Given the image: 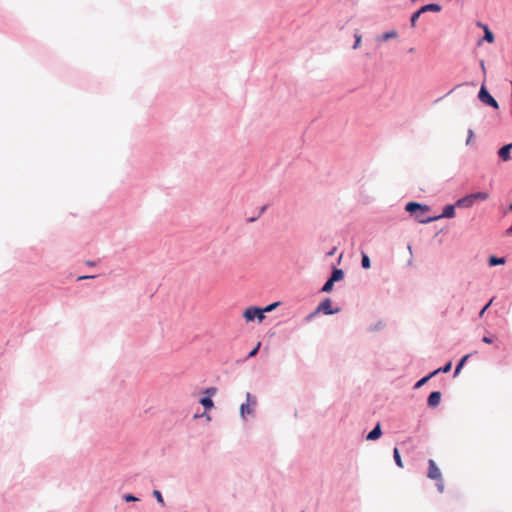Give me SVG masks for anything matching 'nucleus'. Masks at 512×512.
Listing matches in <instances>:
<instances>
[{"label": "nucleus", "instance_id": "nucleus-16", "mask_svg": "<svg viewBox=\"0 0 512 512\" xmlns=\"http://www.w3.org/2000/svg\"><path fill=\"white\" fill-rule=\"evenodd\" d=\"M505 263H506V257H498V256H495V255H491L488 258V265L490 267L497 266V265H502V264H505Z\"/></svg>", "mask_w": 512, "mask_h": 512}, {"label": "nucleus", "instance_id": "nucleus-12", "mask_svg": "<svg viewBox=\"0 0 512 512\" xmlns=\"http://www.w3.org/2000/svg\"><path fill=\"white\" fill-rule=\"evenodd\" d=\"M345 277V272L341 268H337L336 266H332L331 273L328 278L332 279L334 283L342 281Z\"/></svg>", "mask_w": 512, "mask_h": 512}, {"label": "nucleus", "instance_id": "nucleus-18", "mask_svg": "<svg viewBox=\"0 0 512 512\" xmlns=\"http://www.w3.org/2000/svg\"><path fill=\"white\" fill-rule=\"evenodd\" d=\"M334 284L335 283L333 282V280L328 278L325 281V283L323 284V286L321 287L320 292L321 293H330V292H332Z\"/></svg>", "mask_w": 512, "mask_h": 512}, {"label": "nucleus", "instance_id": "nucleus-48", "mask_svg": "<svg viewBox=\"0 0 512 512\" xmlns=\"http://www.w3.org/2000/svg\"><path fill=\"white\" fill-rule=\"evenodd\" d=\"M442 99H443V97H440V98L436 99V100H435V103H437V102L441 101Z\"/></svg>", "mask_w": 512, "mask_h": 512}, {"label": "nucleus", "instance_id": "nucleus-50", "mask_svg": "<svg viewBox=\"0 0 512 512\" xmlns=\"http://www.w3.org/2000/svg\"><path fill=\"white\" fill-rule=\"evenodd\" d=\"M413 51H414V48H410V49H409V52H410V53H413Z\"/></svg>", "mask_w": 512, "mask_h": 512}, {"label": "nucleus", "instance_id": "nucleus-41", "mask_svg": "<svg viewBox=\"0 0 512 512\" xmlns=\"http://www.w3.org/2000/svg\"><path fill=\"white\" fill-rule=\"evenodd\" d=\"M267 207H268V205H264V206H262V207L260 208V210H259V214H258V215L260 216L262 213H264V212L266 211Z\"/></svg>", "mask_w": 512, "mask_h": 512}, {"label": "nucleus", "instance_id": "nucleus-38", "mask_svg": "<svg viewBox=\"0 0 512 512\" xmlns=\"http://www.w3.org/2000/svg\"><path fill=\"white\" fill-rule=\"evenodd\" d=\"M438 374V372H436V369L433 370L432 372H430L429 374L426 375V378L428 379V381L433 378L434 376H436Z\"/></svg>", "mask_w": 512, "mask_h": 512}, {"label": "nucleus", "instance_id": "nucleus-6", "mask_svg": "<svg viewBox=\"0 0 512 512\" xmlns=\"http://www.w3.org/2000/svg\"><path fill=\"white\" fill-rule=\"evenodd\" d=\"M427 477L432 480L442 477V473H441L439 467L437 466L436 462L433 459L428 460Z\"/></svg>", "mask_w": 512, "mask_h": 512}, {"label": "nucleus", "instance_id": "nucleus-1", "mask_svg": "<svg viewBox=\"0 0 512 512\" xmlns=\"http://www.w3.org/2000/svg\"><path fill=\"white\" fill-rule=\"evenodd\" d=\"M405 210L412 216L415 221L421 224H428L436 221L437 217L425 216L430 211V206L415 201H410L405 205Z\"/></svg>", "mask_w": 512, "mask_h": 512}, {"label": "nucleus", "instance_id": "nucleus-13", "mask_svg": "<svg viewBox=\"0 0 512 512\" xmlns=\"http://www.w3.org/2000/svg\"><path fill=\"white\" fill-rule=\"evenodd\" d=\"M478 26L482 27L484 29V36L481 40H479L478 44L480 45L482 43V41H486L488 43H492L494 41V34L493 32L489 29V27L487 25H484V24H481V23H478Z\"/></svg>", "mask_w": 512, "mask_h": 512}, {"label": "nucleus", "instance_id": "nucleus-21", "mask_svg": "<svg viewBox=\"0 0 512 512\" xmlns=\"http://www.w3.org/2000/svg\"><path fill=\"white\" fill-rule=\"evenodd\" d=\"M471 197H472L473 201L475 202L476 200H486L488 198V194L486 192L479 191V192L472 193Z\"/></svg>", "mask_w": 512, "mask_h": 512}, {"label": "nucleus", "instance_id": "nucleus-44", "mask_svg": "<svg viewBox=\"0 0 512 512\" xmlns=\"http://www.w3.org/2000/svg\"><path fill=\"white\" fill-rule=\"evenodd\" d=\"M506 234H507V235H512V226H510V227H508V228L506 229Z\"/></svg>", "mask_w": 512, "mask_h": 512}, {"label": "nucleus", "instance_id": "nucleus-40", "mask_svg": "<svg viewBox=\"0 0 512 512\" xmlns=\"http://www.w3.org/2000/svg\"><path fill=\"white\" fill-rule=\"evenodd\" d=\"M85 263L87 266H90V267H93L96 265V261H93V260H87Z\"/></svg>", "mask_w": 512, "mask_h": 512}, {"label": "nucleus", "instance_id": "nucleus-49", "mask_svg": "<svg viewBox=\"0 0 512 512\" xmlns=\"http://www.w3.org/2000/svg\"><path fill=\"white\" fill-rule=\"evenodd\" d=\"M342 255L339 256L337 263L339 264L341 261Z\"/></svg>", "mask_w": 512, "mask_h": 512}, {"label": "nucleus", "instance_id": "nucleus-11", "mask_svg": "<svg viewBox=\"0 0 512 512\" xmlns=\"http://www.w3.org/2000/svg\"><path fill=\"white\" fill-rule=\"evenodd\" d=\"M260 312V307L257 306H251L245 309L243 313V317L247 322H252L256 320V313Z\"/></svg>", "mask_w": 512, "mask_h": 512}, {"label": "nucleus", "instance_id": "nucleus-43", "mask_svg": "<svg viewBox=\"0 0 512 512\" xmlns=\"http://www.w3.org/2000/svg\"><path fill=\"white\" fill-rule=\"evenodd\" d=\"M258 217H259V215L255 216V217H250V218L248 219V222H249V223L255 222V221L258 219Z\"/></svg>", "mask_w": 512, "mask_h": 512}, {"label": "nucleus", "instance_id": "nucleus-14", "mask_svg": "<svg viewBox=\"0 0 512 512\" xmlns=\"http://www.w3.org/2000/svg\"><path fill=\"white\" fill-rule=\"evenodd\" d=\"M473 355V353L466 354L460 358V360L457 362L455 366V370L453 373V377H456L459 375L463 367L465 366L467 360Z\"/></svg>", "mask_w": 512, "mask_h": 512}, {"label": "nucleus", "instance_id": "nucleus-23", "mask_svg": "<svg viewBox=\"0 0 512 512\" xmlns=\"http://www.w3.org/2000/svg\"><path fill=\"white\" fill-rule=\"evenodd\" d=\"M397 35H398V34H397V32H396L395 30H391V31H387V32L383 33V34L381 35L380 39H381L382 41H387V40H389V39H391V38H395V37H397Z\"/></svg>", "mask_w": 512, "mask_h": 512}, {"label": "nucleus", "instance_id": "nucleus-30", "mask_svg": "<svg viewBox=\"0 0 512 512\" xmlns=\"http://www.w3.org/2000/svg\"><path fill=\"white\" fill-rule=\"evenodd\" d=\"M428 382V379L426 378V376L422 377L421 379H419L415 384H414V389H419L420 387H422L424 384H426Z\"/></svg>", "mask_w": 512, "mask_h": 512}, {"label": "nucleus", "instance_id": "nucleus-28", "mask_svg": "<svg viewBox=\"0 0 512 512\" xmlns=\"http://www.w3.org/2000/svg\"><path fill=\"white\" fill-rule=\"evenodd\" d=\"M260 346H261V343L258 342V344L248 353L247 357L248 358L255 357L259 352Z\"/></svg>", "mask_w": 512, "mask_h": 512}, {"label": "nucleus", "instance_id": "nucleus-7", "mask_svg": "<svg viewBox=\"0 0 512 512\" xmlns=\"http://www.w3.org/2000/svg\"><path fill=\"white\" fill-rule=\"evenodd\" d=\"M497 154L502 161L506 162L512 159V142L507 143L499 148Z\"/></svg>", "mask_w": 512, "mask_h": 512}, {"label": "nucleus", "instance_id": "nucleus-47", "mask_svg": "<svg viewBox=\"0 0 512 512\" xmlns=\"http://www.w3.org/2000/svg\"><path fill=\"white\" fill-rule=\"evenodd\" d=\"M481 67H482L483 71H485L484 61H481Z\"/></svg>", "mask_w": 512, "mask_h": 512}, {"label": "nucleus", "instance_id": "nucleus-39", "mask_svg": "<svg viewBox=\"0 0 512 512\" xmlns=\"http://www.w3.org/2000/svg\"><path fill=\"white\" fill-rule=\"evenodd\" d=\"M336 247H333L331 250H329L327 253H326V256L327 257H331L334 255V253L336 252Z\"/></svg>", "mask_w": 512, "mask_h": 512}, {"label": "nucleus", "instance_id": "nucleus-17", "mask_svg": "<svg viewBox=\"0 0 512 512\" xmlns=\"http://www.w3.org/2000/svg\"><path fill=\"white\" fill-rule=\"evenodd\" d=\"M199 403L204 407L205 411L211 410L214 407V402L209 396H202Z\"/></svg>", "mask_w": 512, "mask_h": 512}, {"label": "nucleus", "instance_id": "nucleus-15", "mask_svg": "<svg viewBox=\"0 0 512 512\" xmlns=\"http://www.w3.org/2000/svg\"><path fill=\"white\" fill-rule=\"evenodd\" d=\"M455 204L459 208H469V207H471L474 204V201H473V199L471 197V194H470V195H467V196H464V197L458 199L455 202Z\"/></svg>", "mask_w": 512, "mask_h": 512}, {"label": "nucleus", "instance_id": "nucleus-33", "mask_svg": "<svg viewBox=\"0 0 512 512\" xmlns=\"http://www.w3.org/2000/svg\"><path fill=\"white\" fill-rule=\"evenodd\" d=\"M482 342L486 343V344H492L494 342V337L493 336H489V335H485L482 337Z\"/></svg>", "mask_w": 512, "mask_h": 512}, {"label": "nucleus", "instance_id": "nucleus-45", "mask_svg": "<svg viewBox=\"0 0 512 512\" xmlns=\"http://www.w3.org/2000/svg\"><path fill=\"white\" fill-rule=\"evenodd\" d=\"M460 85H456L454 88H452L451 90H449L445 96L451 94L456 88H458Z\"/></svg>", "mask_w": 512, "mask_h": 512}, {"label": "nucleus", "instance_id": "nucleus-29", "mask_svg": "<svg viewBox=\"0 0 512 512\" xmlns=\"http://www.w3.org/2000/svg\"><path fill=\"white\" fill-rule=\"evenodd\" d=\"M279 305V302H274V303H270L268 304L267 306H265L264 308H262V310H264V312H271L273 311L277 306Z\"/></svg>", "mask_w": 512, "mask_h": 512}, {"label": "nucleus", "instance_id": "nucleus-5", "mask_svg": "<svg viewBox=\"0 0 512 512\" xmlns=\"http://www.w3.org/2000/svg\"><path fill=\"white\" fill-rule=\"evenodd\" d=\"M317 312H322L325 315H334L340 312V308L332 307V300L330 298H325L320 304L317 306Z\"/></svg>", "mask_w": 512, "mask_h": 512}, {"label": "nucleus", "instance_id": "nucleus-24", "mask_svg": "<svg viewBox=\"0 0 512 512\" xmlns=\"http://www.w3.org/2000/svg\"><path fill=\"white\" fill-rule=\"evenodd\" d=\"M153 496L155 497L156 501L162 506H165V501L162 496V493L159 490H153Z\"/></svg>", "mask_w": 512, "mask_h": 512}, {"label": "nucleus", "instance_id": "nucleus-42", "mask_svg": "<svg viewBox=\"0 0 512 512\" xmlns=\"http://www.w3.org/2000/svg\"><path fill=\"white\" fill-rule=\"evenodd\" d=\"M506 209L508 212H512V202L507 203Z\"/></svg>", "mask_w": 512, "mask_h": 512}, {"label": "nucleus", "instance_id": "nucleus-31", "mask_svg": "<svg viewBox=\"0 0 512 512\" xmlns=\"http://www.w3.org/2000/svg\"><path fill=\"white\" fill-rule=\"evenodd\" d=\"M492 302H493V298H492V299H490V301H489L487 304H485V305H484V307L479 311L478 316H479L480 318H482V317H483V315L485 314L486 310L490 307V305L492 304Z\"/></svg>", "mask_w": 512, "mask_h": 512}, {"label": "nucleus", "instance_id": "nucleus-32", "mask_svg": "<svg viewBox=\"0 0 512 512\" xmlns=\"http://www.w3.org/2000/svg\"><path fill=\"white\" fill-rule=\"evenodd\" d=\"M355 41L353 44V49H357L360 46L361 43V35L355 34Z\"/></svg>", "mask_w": 512, "mask_h": 512}, {"label": "nucleus", "instance_id": "nucleus-26", "mask_svg": "<svg viewBox=\"0 0 512 512\" xmlns=\"http://www.w3.org/2000/svg\"><path fill=\"white\" fill-rule=\"evenodd\" d=\"M123 499L124 501L126 502H135V501H139V498L136 497L135 495L131 494V493H126L123 495Z\"/></svg>", "mask_w": 512, "mask_h": 512}, {"label": "nucleus", "instance_id": "nucleus-8", "mask_svg": "<svg viewBox=\"0 0 512 512\" xmlns=\"http://www.w3.org/2000/svg\"><path fill=\"white\" fill-rule=\"evenodd\" d=\"M456 207H457L456 204L445 205L442 210V213L434 216V217H437L436 221L440 220L442 218H453L455 216V208Z\"/></svg>", "mask_w": 512, "mask_h": 512}, {"label": "nucleus", "instance_id": "nucleus-25", "mask_svg": "<svg viewBox=\"0 0 512 512\" xmlns=\"http://www.w3.org/2000/svg\"><path fill=\"white\" fill-rule=\"evenodd\" d=\"M204 396H209V398H212L217 393L216 387H208L204 390Z\"/></svg>", "mask_w": 512, "mask_h": 512}, {"label": "nucleus", "instance_id": "nucleus-2", "mask_svg": "<svg viewBox=\"0 0 512 512\" xmlns=\"http://www.w3.org/2000/svg\"><path fill=\"white\" fill-rule=\"evenodd\" d=\"M442 10V6L438 3H429L421 6L418 10H416L410 17L411 27H416V22L422 13L426 12H440Z\"/></svg>", "mask_w": 512, "mask_h": 512}, {"label": "nucleus", "instance_id": "nucleus-4", "mask_svg": "<svg viewBox=\"0 0 512 512\" xmlns=\"http://www.w3.org/2000/svg\"><path fill=\"white\" fill-rule=\"evenodd\" d=\"M478 99L485 105L490 106L494 109H498L499 105L496 99L491 95V93L486 88L485 84H482L480 90L478 92Z\"/></svg>", "mask_w": 512, "mask_h": 512}, {"label": "nucleus", "instance_id": "nucleus-51", "mask_svg": "<svg viewBox=\"0 0 512 512\" xmlns=\"http://www.w3.org/2000/svg\"><path fill=\"white\" fill-rule=\"evenodd\" d=\"M412 2H416L417 0H411Z\"/></svg>", "mask_w": 512, "mask_h": 512}, {"label": "nucleus", "instance_id": "nucleus-36", "mask_svg": "<svg viewBox=\"0 0 512 512\" xmlns=\"http://www.w3.org/2000/svg\"><path fill=\"white\" fill-rule=\"evenodd\" d=\"M265 318V312L264 310H262V308H260V312L259 313H256V319L258 320V322H262Z\"/></svg>", "mask_w": 512, "mask_h": 512}, {"label": "nucleus", "instance_id": "nucleus-27", "mask_svg": "<svg viewBox=\"0 0 512 512\" xmlns=\"http://www.w3.org/2000/svg\"><path fill=\"white\" fill-rule=\"evenodd\" d=\"M435 480H436V487H437L438 492L443 493L444 492V480H443V477H440V478L435 479Z\"/></svg>", "mask_w": 512, "mask_h": 512}, {"label": "nucleus", "instance_id": "nucleus-35", "mask_svg": "<svg viewBox=\"0 0 512 512\" xmlns=\"http://www.w3.org/2000/svg\"><path fill=\"white\" fill-rule=\"evenodd\" d=\"M97 275H81L77 277V281L87 280V279H95Z\"/></svg>", "mask_w": 512, "mask_h": 512}, {"label": "nucleus", "instance_id": "nucleus-10", "mask_svg": "<svg viewBox=\"0 0 512 512\" xmlns=\"http://www.w3.org/2000/svg\"><path fill=\"white\" fill-rule=\"evenodd\" d=\"M382 428L380 422L376 423L373 429L366 435V440L375 441L378 440L382 436Z\"/></svg>", "mask_w": 512, "mask_h": 512}, {"label": "nucleus", "instance_id": "nucleus-37", "mask_svg": "<svg viewBox=\"0 0 512 512\" xmlns=\"http://www.w3.org/2000/svg\"><path fill=\"white\" fill-rule=\"evenodd\" d=\"M474 137V132L472 129H468V135H467V140H466V145H469L472 138Z\"/></svg>", "mask_w": 512, "mask_h": 512}, {"label": "nucleus", "instance_id": "nucleus-19", "mask_svg": "<svg viewBox=\"0 0 512 512\" xmlns=\"http://www.w3.org/2000/svg\"><path fill=\"white\" fill-rule=\"evenodd\" d=\"M361 266L363 269H369L371 267V260L369 256L363 251L361 253Z\"/></svg>", "mask_w": 512, "mask_h": 512}, {"label": "nucleus", "instance_id": "nucleus-46", "mask_svg": "<svg viewBox=\"0 0 512 512\" xmlns=\"http://www.w3.org/2000/svg\"><path fill=\"white\" fill-rule=\"evenodd\" d=\"M407 249H408V251L410 252V254H412V246H411V245H408V246H407Z\"/></svg>", "mask_w": 512, "mask_h": 512}, {"label": "nucleus", "instance_id": "nucleus-3", "mask_svg": "<svg viewBox=\"0 0 512 512\" xmlns=\"http://www.w3.org/2000/svg\"><path fill=\"white\" fill-rule=\"evenodd\" d=\"M257 405V400L250 392L246 393V402L240 406V416L245 419L246 415L253 414Z\"/></svg>", "mask_w": 512, "mask_h": 512}, {"label": "nucleus", "instance_id": "nucleus-20", "mask_svg": "<svg viewBox=\"0 0 512 512\" xmlns=\"http://www.w3.org/2000/svg\"><path fill=\"white\" fill-rule=\"evenodd\" d=\"M393 458H394L395 464L399 468H403L404 467L402 459H401V455H400V452H399V449L397 447H395L393 449Z\"/></svg>", "mask_w": 512, "mask_h": 512}, {"label": "nucleus", "instance_id": "nucleus-22", "mask_svg": "<svg viewBox=\"0 0 512 512\" xmlns=\"http://www.w3.org/2000/svg\"><path fill=\"white\" fill-rule=\"evenodd\" d=\"M451 369H452V361H448L443 366L437 368L436 372H438V374L439 373H448L451 371Z\"/></svg>", "mask_w": 512, "mask_h": 512}, {"label": "nucleus", "instance_id": "nucleus-9", "mask_svg": "<svg viewBox=\"0 0 512 512\" xmlns=\"http://www.w3.org/2000/svg\"><path fill=\"white\" fill-rule=\"evenodd\" d=\"M441 396L440 391H432L427 398V406L429 408H436L440 404Z\"/></svg>", "mask_w": 512, "mask_h": 512}, {"label": "nucleus", "instance_id": "nucleus-34", "mask_svg": "<svg viewBox=\"0 0 512 512\" xmlns=\"http://www.w3.org/2000/svg\"><path fill=\"white\" fill-rule=\"evenodd\" d=\"M320 312H317V308L315 309V311L311 312L310 314H308L306 317H305V321L306 322H310L317 314H319Z\"/></svg>", "mask_w": 512, "mask_h": 512}]
</instances>
